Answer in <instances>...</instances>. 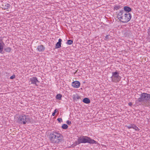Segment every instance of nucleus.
I'll return each mask as SVG.
<instances>
[{
  "label": "nucleus",
  "mask_w": 150,
  "mask_h": 150,
  "mask_svg": "<svg viewBox=\"0 0 150 150\" xmlns=\"http://www.w3.org/2000/svg\"><path fill=\"white\" fill-rule=\"evenodd\" d=\"M118 19L122 23H127L129 21L132 17V15L129 12L125 13L123 10L120 11L117 14Z\"/></svg>",
  "instance_id": "f257e3e1"
},
{
  "label": "nucleus",
  "mask_w": 150,
  "mask_h": 150,
  "mask_svg": "<svg viewBox=\"0 0 150 150\" xmlns=\"http://www.w3.org/2000/svg\"><path fill=\"white\" fill-rule=\"evenodd\" d=\"M88 143L90 144H96V142L93 139H91L87 136H82L79 137L77 141L75 142L76 145H78L81 143Z\"/></svg>",
  "instance_id": "f03ea898"
},
{
  "label": "nucleus",
  "mask_w": 150,
  "mask_h": 150,
  "mask_svg": "<svg viewBox=\"0 0 150 150\" xmlns=\"http://www.w3.org/2000/svg\"><path fill=\"white\" fill-rule=\"evenodd\" d=\"M143 100V103H144L146 106H150V94L143 93L141 95Z\"/></svg>",
  "instance_id": "7ed1b4c3"
},
{
  "label": "nucleus",
  "mask_w": 150,
  "mask_h": 150,
  "mask_svg": "<svg viewBox=\"0 0 150 150\" xmlns=\"http://www.w3.org/2000/svg\"><path fill=\"white\" fill-rule=\"evenodd\" d=\"M18 122L20 124H25L30 122L28 115L24 114L20 115L18 118Z\"/></svg>",
  "instance_id": "20e7f679"
},
{
  "label": "nucleus",
  "mask_w": 150,
  "mask_h": 150,
  "mask_svg": "<svg viewBox=\"0 0 150 150\" xmlns=\"http://www.w3.org/2000/svg\"><path fill=\"white\" fill-rule=\"evenodd\" d=\"M112 76L111 77L112 81L114 83L118 82L121 79V77L119 75V73L116 71L112 72Z\"/></svg>",
  "instance_id": "39448f33"
},
{
  "label": "nucleus",
  "mask_w": 150,
  "mask_h": 150,
  "mask_svg": "<svg viewBox=\"0 0 150 150\" xmlns=\"http://www.w3.org/2000/svg\"><path fill=\"white\" fill-rule=\"evenodd\" d=\"M126 127L129 129L133 128L136 131H138L139 130L138 127L133 124H130L129 125H126Z\"/></svg>",
  "instance_id": "423d86ee"
},
{
  "label": "nucleus",
  "mask_w": 150,
  "mask_h": 150,
  "mask_svg": "<svg viewBox=\"0 0 150 150\" xmlns=\"http://www.w3.org/2000/svg\"><path fill=\"white\" fill-rule=\"evenodd\" d=\"M63 141V137L60 134L57 133V142L60 143Z\"/></svg>",
  "instance_id": "0eeeda50"
},
{
  "label": "nucleus",
  "mask_w": 150,
  "mask_h": 150,
  "mask_svg": "<svg viewBox=\"0 0 150 150\" xmlns=\"http://www.w3.org/2000/svg\"><path fill=\"white\" fill-rule=\"evenodd\" d=\"M72 86L75 88H78L80 86V83L78 81H75L72 83Z\"/></svg>",
  "instance_id": "6e6552de"
},
{
  "label": "nucleus",
  "mask_w": 150,
  "mask_h": 150,
  "mask_svg": "<svg viewBox=\"0 0 150 150\" xmlns=\"http://www.w3.org/2000/svg\"><path fill=\"white\" fill-rule=\"evenodd\" d=\"M30 81L31 83L34 84L36 86L37 85V83L39 82L37 78L35 77H33L32 78H30Z\"/></svg>",
  "instance_id": "1a4fd4ad"
},
{
  "label": "nucleus",
  "mask_w": 150,
  "mask_h": 150,
  "mask_svg": "<svg viewBox=\"0 0 150 150\" xmlns=\"http://www.w3.org/2000/svg\"><path fill=\"white\" fill-rule=\"evenodd\" d=\"M45 49V47L43 45H38L37 48V50L39 52H43Z\"/></svg>",
  "instance_id": "9d476101"
},
{
  "label": "nucleus",
  "mask_w": 150,
  "mask_h": 150,
  "mask_svg": "<svg viewBox=\"0 0 150 150\" xmlns=\"http://www.w3.org/2000/svg\"><path fill=\"white\" fill-rule=\"evenodd\" d=\"M50 136V139L52 142L55 143L56 141V140H55V139L56 137V135H55L54 133L51 134Z\"/></svg>",
  "instance_id": "9b49d317"
},
{
  "label": "nucleus",
  "mask_w": 150,
  "mask_h": 150,
  "mask_svg": "<svg viewBox=\"0 0 150 150\" xmlns=\"http://www.w3.org/2000/svg\"><path fill=\"white\" fill-rule=\"evenodd\" d=\"M142 102H143V100L141 96L140 98H138L137 100L136 101V104L137 105H141L142 104L141 103Z\"/></svg>",
  "instance_id": "f8f14e48"
},
{
  "label": "nucleus",
  "mask_w": 150,
  "mask_h": 150,
  "mask_svg": "<svg viewBox=\"0 0 150 150\" xmlns=\"http://www.w3.org/2000/svg\"><path fill=\"white\" fill-rule=\"evenodd\" d=\"M10 5L9 4H3L2 5V8L4 9H6L10 8Z\"/></svg>",
  "instance_id": "ddd939ff"
},
{
  "label": "nucleus",
  "mask_w": 150,
  "mask_h": 150,
  "mask_svg": "<svg viewBox=\"0 0 150 150\" xmlns=\"http://www.w3.org/2000/svg\"><path fill=\"white\" fill-rule=\"evenodd\" d=\"M124 11H125L126 12H130L131 11L132 9L131 8L128 6H125L124 7Z\"/></svg>",
  "instance_id": "4468645a"
},
{
  "label": "nucleus",
  "mask_w": 150,
  "mask_h": 150,
  "mask_svg": "<svg viewBox=\"0 0 150 150\" xmlns=\"http://www.w3.org/2000/svg\"><path fill=\"white\" fill-rule=\"evenodd\" d=\"M83 103L86 104H88L90 103L89 99L87 98H84L83 100Z\"/></svg>",
  "instance_id": "2eb2a0df"
},
{
  "label": "nucleus",
  "mask_w": 150,
  "mask_h": 150,
  "mask_svg": "<svg viewBox=\"0 0 150 150\" xmlns=\"http://www.w3.org/2000/svg\"><path fill=\"white\" fill-rule=\"evenodd\" d=\"M62 41V39H59L58 42H57V48H59L61 47Z\"/></svg>",
  "instance_id": "dca6fc26"
},
{
  "label": "nucleus",
  "mask_w": 150,
  "mask_h": 150,
  "mask_svg": "<svg viewBox=\"0 0 150 150\" xmlns=\"http://www.w3.org/2000/svg\"><path fill=\"white\" fill-rule=\"evenodd\" d=\"M4 45V44L3 42L1 43L0 42V53H1L3 51Z\"/></svg>",
  "instance_id": "f3484780"
},
{
  "label": "nucleus",
  "mask_w": 150,
  "mask_h": 150,
  "mask_svg": "<svg viewBox=\"0 0 150 150\" xmlns=\"http://www.w3.org/2000/svg\"><path fill=\"white\" fill-rule=\"evenodd\" d=\"M80 97L77 94H76L75 95H74L73 96V98L74 100H76L77 99H79L80 98Z\"/></svg>",
  "instance_id": "a211bd4d"
},
{
  "label": "nucleus",
  "mask_w": 150,
  "mask_h": 150,
  "mask_svg": "<svg viewBox=\"0 0 150 150\" xmlns=\"http://www.w3.org/2000/svg\"><path fill=\"white\" fill-rule=\"evenodd\" d=\"M11 49L10 47H7L4 48V50L6 52H9L11 51Z\"/></svg>",
  "instance_id": "6ab92c4d"
},
{
  "label": "nucleus",
  "mask_w": 150,
  "mask_h": 150,
  "mask_svg": "<svg viewBox=\"0 0 150 150\" xmlns=\"http://www.w3.org/2000/svg\"><path fill=\"white\" fill-rule=\"evenodd\" d=\"M68 126L66 124H64L62 126V128L63 129H66L68 128Z\"/></svg>",
  "instance_id": "aec40b11"
},
{
  "label": "nucleus",
  "mask_w": 150,
  "mask_h": 150,
  "mask_svg": "<svg viewBox=\"0 0 150 150\" xmlns=\"http://www.w3.org/2000/svg\"><path fill=\"white\" fill-rule=\"evenodd\" d=\"M62 97V96L61 94H57V99H58L59 100H61Z\"/></svg>",
  "instance_id": "412c9836"
},
{
  "label": "nucleus",
  "mask_w": 150,
  "mask_h": 150,
  "mask_svg": "<svg viewBox=\"0 0 150 150\" xmlns=\"http://www.w3.org/2000/svg\"><path fill=\"white\" fill-rule=\"evenodd\" d=\"M73 43V41L72 40H68L67 42V44L69 45L72 44Z\"/></svg>",
  "instance_id": "4be33fe9"
},
{
  "label": "nucleus",
  "mask_w": 150,
  "mask_h": 150,
  "mask_svg": "<svg viewBox=\"0 0 150 150\" xmlns=\"http://www.w3.org/2000/svg\"><path fill=\"white\" fill-rule=\"evenodd\" d=\"M57 120L59 122V123H61L62 122V120L61 118H59L57 119Z\"/></svg>",
  "instance_id": "5701e85b"
},
{
  "label": "nucleus",
  "mask_w": 150,
  "mask_h": 150,
  "mask_svg": "<svg viewBox=\"0 0 150 150\" xmlns=\"http://www.w3.org/2000/svg\"><path fill=\"white\" fill-rule=\"evenodd\" d=\"M15 78V75L14 74L12 76H11L10 77V79H13Z\"/></svg>",
  "instance_id": "b1692460"
},
{
  "label": "nucleus",
  "mask_w": 150,
  "mask_h": 150,
  "mask_svg": "<svg viewBox=\"0 0 150 150\" xmlns=\"http://www.w3.org/2000/svg\"><path fill=\"white\" fill-rule=\"evenodd\" d=\"M66 123L68 125H70L71 124V122L69 120H67Z\"/></svg>",
  "instance_id": "393cba45"
},
{
  "label": "nucleus",
  "mask_w": 150,
  "mask_h": 150,
  "mask_svg": "<svg viewBox=\"0 0 150 150\" xmlns=\"http://www.w3.org/2000/svg\"><path fill=\"white\" fill-rule=\"evenodd\" d=\"M56 113V109H55L54 110V112L52 114V115L53 116H54V115H55Z\"/></svg>",
  "instance_id": "a878e982"
},
{
  "label": "nucleus",
  "mask_w": 150,
  "mask_h": 150,
  "mask_svg": "<svg viewBox=\"0 0 150 150\" xmlns=\"http://www.w3.org/2000/svg\"><path fill=\"white\" fill-rule=\"evenodd\" d=\"M119 8H120V6H118L116 7L115 8V9L116 10H117Z\"/></svg>",
  "instance_id": "bb28decb"
},
{
  "label": "nucleus",
  "mask_w": 150,
  "mask_h": 150,
  "mask_svg": "<svg viewBox=\"0 0 150 150\" xmlns=\"http://www.w3.org/2000/svg\"><path fill=\"white\" fill-rule=\"evenodd\" d=\"M3 39L1 37H0V42H2Z\"/></svg>",
  "instance_id": "cd10ccee"
},
{
  "label": "nucleus",
  "mask_w": 150,
  "mask_h": 150,
  "mask_svg": "<svg viewBox=\"0 0 150 150\" xmlns=\"http://www.w3.org/2000/svg\"><path fill=\"white\" fill-rule=\"evenodd\" d=\"M128 104L129 106H131L132 105V103L130 102Z\"/></svg>",
  "instance_id": "c85d7f7f"
},
{
  "label": "nucleus",
  "mask_w": 150,
  "mask_h": 150,
  "mask_svg": "<svg viewBox=\"0 0 150 150\" xmlns=\"http://www.w3.org/2000/svg\"><path fill=\"white\" fill-rule=\"evenodd\" d=\"M108 35H107L106 36V38H108Z\"/></svg>",
  "instance_id": "c756f323"
},
{
  "label": "nucleus",
  "mask_w": 150,
  "mask_h": 150,
  "mask_svg": "<svg viewBox=\"0 0 150 150\" xmlns=\"http://www.w3.org/2000/svg\"><path fill=\"white\" fill-rule=\"evenodd\" d=\"M55 48H56V44H55Z\"/></svg>",
  "instance_id": "7c9ffc66"
},
{
  "label": "nucleus",
  "mask_w": 150,
  "mask_h": 150,
  "mask_svg": "<svg viewBox=\"0 0 150 150\" xmlns=\"http://www.w3.org/2000/svg\"><path fill=\"white\" fill-rule=\"evenodd\" d=\"M58 112H57V114H58Z\"/></svg>",
  "instance_id": "2f4dec72"
},
{
  "label": "nucleus",
  "mask_w": 150,
  "mask_h": 150,
  "mask_svg": "<svg viewBox=\"0 0 150 150\" xmlns=\"http://www.w3.org/2000/svg\"><path fill=\"white\" fill-rule=\"evenodd\" d=\"M54 134H56V132H55V133H54Z\"/></svg>",
  "instance_id": "473e14b6"
}]
</instances>
